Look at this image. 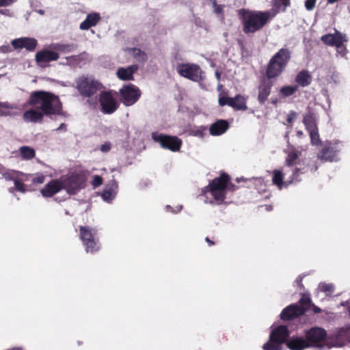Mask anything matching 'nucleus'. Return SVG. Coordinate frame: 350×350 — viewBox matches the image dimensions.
I'll use <instances>...</instances> for the list:
<instances>
[{"instance_id":"nucleus-1","label":"nucleus","mask_w":350,"mask_h":350,"mask_svg":"<svg viewBox=\"0 0 350 350\" xmlns=\"http://www.w3.org/2000/svg\"><path fill=\"white\" fill-rule=\"evenodd\" d=\"M28 103L40 109L44 115H61L62 104L59 97L54 94L42 90L33 92Z\"/></svg>"},{"instance_id":"nucleus-2","label":"nucleus","mask_w":350,"mask_h":350,"mask_svg":"<svg viewBox=\"0 0 350 350\" xmlns=\"http://www.w3.org/2000/svg\"><path fill=\"white\" fill-rule=\"evenodd\" d=\"M238 16L242 22L245 33H254L262 29L272 18L269 11H256L249 9H241Z\"/></svg>"},{"instance_id":"nucleus-3","label":"nucleus","mask_w":350,"mask_h":350,"mask_svg":"<svg viewBox=\"0 0 350 350\" xmlns=\"http://www.w3.org/2000/svg\"><path fill=\"white\" fill-rule=\"evenodd\" d=\"M236 189L237 187L230 182V176L225 172L212 180L204 188L205 191L211 193L217 204L224 203L228 191H234Z\"/></svg>"},{"instance_id":"nucleus-4","label":"nucleus","mask_w":350,"mask_h":350,"mask_svg":"<svg viewBox=\"0 0 350 350\" xmlns=\"http://www.w3.org/2000/svg\"><path fill=\"white\" fill-rule=\"evenodd\" d=\"M291 59V51L288 48H282L269 59L265 69V77L268 79H276L285 71Z\"/></svg>"},{"instance_id":"nucleus-5","label":"nucleus","mask_w":350,"mask_h":350,"mask_svg":"<svg viewBox=\"0 0 350 350\" xmlns=\"http://www.w3.org/2000/svg\"><path fill=\"white\" fill-rule=\"evenodd\" d=\"M75 88L83 98H88V103L92 105L96 103V99H92L94 95L96 94L103 88V85L92 76L82 75L75 81Z\"/></svg>"},{"instance_id":"nucleus-6","label":"nucleus","mask_w":350,"mask_h":350,"mask_svg":"<svg viewBox=\"0 0 350 350\" xmlns=\"http://www.w3.org/2000/svg\"><path fill=\"white\" fill-rule=\"evenodd\" d=\"M79 236L87 253H95L100 250L97 230L89 226H79Z\"/></svg>"},{"instance_id":"nucleus-7","label":"nucleus","mask_w":350,"mask_h":350,"mask_svg":"<svg viewBox=\"0 0 350 350\" xmlns=\"http://www.w3.org/2000/svg\"><path fill=\"white\" fill-rule=\"evenodd\" d=\"M288 336L289 332L286 325L276 327L271 330L269 340L263 345V349L282 350V346L284 343H286Z\"/></svg>"},{"instance_id":"nucleus-8","label":"nucleus","mask_w":350,"mask_h":350,"mask_svg":"<svg viewBox=\"0 0 350 350\" xmlns=\"http://www.w3.org/2000/svg\"><path fill=\"white\" fill-rule=\"evenodd\" d=\"M63 186L68 193L74 195L83 188L85 184V175L83 172H72L60 178Z\"/></svg>"},{"instance_id":"nucleus-9","label":"nucleus","mask_w":350,"mask_h":350,"mask_svg":"<svg viewBox=\"0 0 350 350\" xmlns=\"http://www.w3.org/2000/svg\"><path fill=\"white\" fill-rule=\"evenodd\" d=\"M176 70L181 77L194 82H201L205 79L204 72L196 64L182 63L177 66Z\"/></svg>"},{"instance_id":"nucleus-10","label":"nucleus","mask_w":350,"mask_h":350,"mask_svg":"<svg viewBox=\"0 0 350 350\" xmlns=\"http://www.w3.org/2000/svg\"><path fill=\"white\" fill-rule=\"evenodd\" d=\"M343 144L340 142H326L317 154V158L323 162H333L338 160Z\"/></svg>"},{"instance_id":"nucleus-11","label":"nucleus","mask_w":350,"mask_h":350,"mask_svg":"<svg viewBox=\"0 0 350 350\" xmlns=\"http://www.w3.org/2000/svg\"><path fill=\"white\" fill-rule=\"evenodd\" d=\"M120 99L124 105L129 107L136 103L142 95L140 89L136 85L129 83L119 90Z\"/></svg>"},{"instance_id":"nucleus-12","label":"nucleus","mask_w":350,"mask_h":350,"mask_svg":"<svg viewBox=\"0 0 350 350\" xmlns=\"http://www.w3.org/2000/svg\"><path fill=\"white\" fill-rule=\"evenodd\" d=\"M152 139L160 143L161 146L164 149L172 152L178 151L182 146V140L176 136H171L163 134L152 133Z\"/></svg>"},{"instance_id":"nucleus-13","label":"nucleus","mask_w":350,"mask_h":350,"mask_svg":"<svg viewBox=\"0 0 350 350\" xmlns=\"http://www.w3.org/2000/svg\"><path fill=\"white\" fill-rule=\"evenodd\" d=\"M327 336V332L324 329L312 327L306 332V340L310 344V347H322Z\"/></svg>"},{"instance_id":"nucleus-14","label":"nucleus","mask_w":350,"mask_h":350,"mask_svg":"<svg viewBox=\"0 0 350 350\" xmlns=\"http://www.w3.org/2000/svg\"><path fill=\"white\" fill-rule=\"evenodd\" d=\"M99 103L101 111L105 114H111L118 108L119 105L110 92L103 91L100 94Z\"/></svg>"},{"instance_id":"nucleus-15","label":"nucleus","mask_w":350,"mask_h":350,"mask_svg":"<svg viewBox=\"0 0 350 350\" xmlns=\"http://www.w3.org/2000/svg\"><path fill=\"white\" fill-rule=\"evenodd\" d=\"M11 44L15 50L25 49L28 51H33L38 45V41L33 38L23 37L12 40Z\"/></svg>"},{"instance_id":"nucleus-16","label":"nucleus","mask_w":350,"mask_h":350,"mask_svg":"<svg viewBox=\"0 0 350 350\" xmlns=\"http://www.w3.org/2000/svg\"><path fill=\"white\" fill-rule=\"evenodd\" d=\"M273 83L267 77L260 80L258 86V101L260 104L264 105L271 94Z\"/></svg>"},{"instance_id":"nucleus-17","label":"nucleus","mask_w":350,"mask_h":350,"mask_svg":"<svg viewBox=\"0 0 350 350\" xmlns=\"http://www.w3.org/2000/svg\"><path fill=\"white\" fill-rule=\"evenodd\" d=\"M317 169L318 166L316 163L312 164L311 166L308 164L304 167L299 166L295 167L290 177V179L286 181V187L289 186L291 184L300 182L301 180V178H300L301 174L307 173L309 170L310 172H315Z\"/></svg>"},{"instance_id":"nucleus-18","label":"nucleus","mask_w":350,"mask_h":350,"mask_svg":"<svg viewBox=\"0 0 350 350\" xmlns=\"http://www.w3.org/2000/svg\"><path fill=\"white\" fill-rule=\"evenodd\" d=\"M321 40L326 45L340 48L347 40L345 36L339 31L335 33H327L321 36Z\"/></svg>"},{"instance_id":"nucleus-19","label":"nucleus","mask_w":350,"mask_h":350,"mask_svg":"<svg viewBox=\"0 0 350 350\" xmlns=\"http://www.w3.org/2000/svg\"><path fill=\"white\" fill-rule=\"evenodd\" d=\"M306 312V308L297 304H292L282 311L280 318L282 320H291L304 314Z\"/></svg>"},{"instance_id":"nucleus-20","label":"nucleus","mask_w":350,"mask_h":350,"mask_svg":"<svg viewBox=\"0 0 350 350\" xmlns=\"http://www.w3.org/2000/svg\"><path fill=\"white\" fill-rule=\"evenodd\" d=\"M64 189L62 180L59 179H53L50 180L40 191L44 197H52L55 194Z\"/></svg>"},{"instance_id":"nucleus-21","label":"nucleus","mask_w":350,"mask_h":350,"mask_svg":"<svg viewBox=\"0 0 350 350\" xmlns=\"http://www.w3.org/2000/svg\"><path fill=\"white\" fill-rule=\"evenodd\" d=\"M329 338L334 341L333 346H344L347 342H350V327L340 329L336 335Z\"/></svg>"},{"instance_id":"nucleus-22","label":"nucleus","mask_w":350,"mask_h":350,"mask_svg":"<svg viewBox=\"0 0 350 350\" xmlns=\"http://www.w3.org/2000/svg\"><path fill=\"white\" fill-rule=\"evenodd\" d=\"M59 54L53 51L43 49L36 53V61L38 64L42 63H49L50 62L56 61L59 59Z\"/></svg>"},{"instance_id":"nucleus-23","label":"nucleus","mask_w":350,"mask_h":350,"mask_svg":"<svg viewBox=\"0 0 350 350\" xmlns=\"http://www.w3.org/2000/svg\"><path fill=\"white\" fill-rule=\"evenodd\" d=\"M229 128L228 122L225 120H219L212 124L209 129L211 135H220L224 133Z\"/></svg>"},{"instance_id":"nucleus-24","label":"nucleus","mask_w":350,"mask_h":350,"mask_svg":"<svg viewBox=\"0 0 350 350\" xmlns=\"http://www.w3.org/2000/svg\"><path fill=\"white\" fill-rule=\"evenodd\" d=\"M287 347L291 350H303L310 347L306 339L300 337H293L286 342Z\"/></svg>"},{"instance_id":"nucleus-25","label":"nucleus","mask_w":350,"mask_h":350,"mask_svg":"<svg viewBox=\"0 0 350 350\" xmlns=\"http://www.w3.org/2000/svg\"><path fill=\"white\" fill-rule=\"evenodd\" d=\"M137 65H132L126 68H120L117 70L118 77L123 81L133 80V74L137 70Z\"/></svg>"},{"instance_id":"nucleus-26","label":"nucleus","mask_w":350,"mask_h":350,"mask_svg":"<svg viewBox=\"0 0 350 350\" xmlns=\"http://www.w3.org/2000/svg\"><path fill=\"white\" fill-rule=\"evenodd\" d=\"M273 7L269 11L271 18H273L280 12H285L286 8L290 5V0H272Z\"/></svg>"},{"instance_id":"nucleus-27","label":"nucleus","mask_w":350,"mask_h":350,"mask_svg":"<svg viewBox=\"0 0 350 350\" xmlns=\"http://www.w3.org/2000/svg\"><path fill=\"white\" fill-rule=\"evenodd\" d=\"M100 19L98 13H91L87 15L86 18L80 24L81 30H88L97 25Z\"/></svg>"},{"instance_id":"nucleus-28","label":"nucleus","mask_w":350,"mask_h":350,"mask_svg":"<svg viewBox=\"0 0 350 350\" xmlns=\"http://www.w3.org/2000/svg\"><path fill=\"white\" fill-rule=\"evenodd\" d=\"M312 77L308 70H302L297 73L295 81L301 87H307L312 82Z\"/></svg>"},{"instance_id":"nucleus-29","label":"nucleus","mask_w":350,"mask_h":350,"mask_svg":"<svg viewBox=\"0 0 350 350\" xmlns=\"http://www.w3.org/2000/svg\"><path fill=\"white\" fill-rule=\"evenodd\" d=\"M44 114L42 111L35 109L26 111L23 114V118L25 121L38 122H42Z\"/></svg>"},{"instance_id":"nucleus-30","label":"nucleus","mask_w":350,"mask_h":350,"mask_svg":"<svg viewBox=\"0 0 350 350\" xmlns=\"http://www.w3.org/2000/svg\"><path fill=\"white\" fill-rule=\"evenodd\" d=\"M232 104L231 107L235 110L245 111L247 109V98L241 94H237L232 97Z\"/></svg>"},{"instance_id":"nucleus-31","label":"nucleus","mask_w":350,"mask_h":350,"mask_svg":"<svg viewBox=\"0 0 350 350\" xmlns=\"http://www.w3.org/2000/svg\"><path fill=\"white\" fill-rule=\"evenodd\" d=\"M273 184L277 186L279 189L286 187V181H284V173L282 170H275L272 172Z\"/></svg>"},{"instance_id":"nucleus-32","label":"nucleus","mask_w":350,"mask_h":350,"mask_svg":"<svg viewBox=\"0 0 350 350\" xmlns=\"http://www.w3.org/2000/svg\"><path fill=\"white\" fill-rule=\"evenodd\" d=\"M126 51L131 53L133 58L138 62H145L148 59L147 54L138 48H127Z\"/></svg>"},{"instance_id":"nucleus-33","label":"nucleus","mask_w":350,"mask_h":350,"mask_svg":"<svg viewBox=\"0 0 350 350\" xmlns=\"http://www.w3.org/2000/svg\"><path fill=\"white\" fill-rule=\"evenodd\" d=\"M303 123L307 131L318 128L315 115L312 112H309L304 116Z\"/></svg>"},{"instance_id":"nucleus-34","label":"nucleus","mask_w":350,"mask_h":350,"mask_svg":"<svg viewBox=\"0 0 350 350\" xmlns=\"http://www.w3.org/2000/svg\"><path fill=\"white\" fill-rule=\"evenodd\" d=\"M298 90V85H284L280 89V94L286 98L293 95Z\"/></svg>"},{"instance_id":"nucleus-35","label":"nucleus","mask_w":350,"mask_h":350,"mask_svg":"<svg viewBox=\"0 0 350 350\" xmlns=\"http://www.w3.org/2000/svg\"><path fill=\"white\" fill-rule=\"evenodd\" d=\"M20 152L24 159H31L36 155L34 149L29 146H22L20 148Z\"/></svg>"},{"instance_id":"nucleus-36","label":"nucleus","mask_w":350,"mask_h":350,"mask_svg":"<svg viewBox=\"0 0 350 350\" xmlns=\"http://www.w3.org/2000/svg\"><path fill=\"white\" fill-rule=\"evenodd\" d=\"M299 159V154L297 152H291L288 154L285 163L287 166L291 167L298 164L297 160ZM299 165L300 163H299Z\"/></svg>"},{"instance_id":"nucleus-37","label":"nucleus","mask_w":350,"mask_h":350,"mask_svg":"<svg viewBox=\"0 0 350 350\" xmlns=\"http://www.w3.org/2000/svg\"><path fill=\"white\" fill-rule=\"evenodd\" d=\"M76 48V46L74 44H56L54 45L53 49L65 53H69Z\"/></svg>"},{"instance_id":"nucleus-38","label":"nucleus","mask_w":350,"mask_h":350,"mask_svg":"<svg viewBox=\"0 0 350 350\" xmlns=\"http://www.w3.org/2000/svg\"><path fill=\"white\" fill-rule=\"evenodd\" d=\"M308 131L310 134V141L312 145H319L321 143L318 128L311 129Z\"/></svg>"},{"instance_id":"nucleus-39","label":"nucleus","mask_w":350,"mask_h":350,"mask_svg":"<svg viewBox=\"0 0 350 350\" xmlns=\"http://www.w3.org/2000/svg\"><path fill=\"white\" fill-rule=\"evenodd\" d=\"M218 103H219V105L221 107L225 106V105L231 107L233 105L232 97H228V96L219 95Z\"/></svg>"},{"instance_id":"nucleus-40","label":"nucleus","mask_w":350,"mask_h":350,"mask_svg":"<svg viewBox=\"0 0 350 350\" xmlns=\"http://www.w3.org/2000/svg\"><path fill=\"white\" fill-rule=\"evenodd\" d=\"M297 116V114L295 111H291L287 115L286 123H284V124L291 127V129H292V127H293L292 124L296 119Z\"/></svg>"},{"instance_id":"nucleus-41","label":"nucleus","mask_w":350,"mask_h":350,"mask_svg":"<svg viewBox=\"0 0 350 350\" xmlns=\"http://www.w3.org/2000/svg\"><path fill=\"white\" fill-rule=\"evenodd\" d=\"M14 188L16 191L21 192V193H25L26 191L25 185L21 180H20L18 178L14 179Z\"/></svg>"},{"instance_id":"nucleus-42","label":"nucleus","mask_w":350,"mask_h":350,"mask_svg":"<svg viewBox=\"0 0 350 350\" xmlns=\"http://www.w3.org/2000/svg\"><path fill=\"white\" fill-rule=\"evenodd\" d=\"M102 198L105 201H110L114 198V193L111 189H104L102 193Z\"/></svg>"},{"instance_id":"nucleus-43","label":"nucleus","mask_w":350,"mask_h":350,"mask_svg":"<svg viewBox=\"0 0 350 350\" xmlns=\"http://www.w3.org/2000/svg\"><path fill=\"white\" fill-rule=\"evenodd\" d=\"M103 178L98 175H96L94 176V178L92 182V185L94 187H98L103 184Z\"/></svg>"},{"instance_id":"nucleus-44","label":"nucleus","mask_w":350,"mask_h":350,"mask_svg":"<svg viewBox=\"0 0 350 350\" xmlns=\"http://www.w3.org/2000/svg\"><path fill=\"white\" fill-rule=\"evenodd\" d=\"M299 302L302 305L301 306H304L307 309V308L309 307L311 304V299L310 297H303L300 299Z\"/></svg>"},{"instance_id":"nucleus-45","label":"nucleus","mask_w":350,"mask_h":350,"mask_svg":"<svg viewBox=\"0 0 350 350\" xmlns=\"http://www.w3.org/2000/svg\"><path fill=\"white\" fill-rule=\"evenodd\" d=\"M206 128L204 127V126H201L200 128H198L194 131L195 132V135L198 136V137H203L206 135Z\"/></svg>"},{"instance_id":"nucleus-46","label":"nucleus","mask_w":350,"mask_h":350,"mask_svg":"<svg viewBox=\"0 0 350 350\" xmlns=\"http://www.w3.org/2000/svg\"><path fill=\"white\" fill-rule=\"evenodd\" d=\"M212 4H213L214 12L216 14H222L223 9H224V6L223 5L217 4V1H214L213 3H212Z\"/></svg>"},{"instance_id":"nucleus-47","label":"nucleus","mask_w":350,"mask_h":350,"mask_svg":"<svg viewBox=\"0 0 350 350\" xmlns=\"http://www.w3.org/2000/svg\"><path fill=\"white\" fill-rule=\"evenodd\" d=\"M3 176L6 180L13 181L17 178L15 172H6L3 174Z\"/></svg>"},{"instance_id":"nucleus-48","label":"nucleus","mask_w":350,"mask_h":350,"mask_svg":"<svg viewBox=\"0 0 350 350\" xmlns=\"http://www.w3.org/2000/svg\"><path fill=\"white\" fill-rule=\"evenodd\" d=\"M304 275H299L295 282L296 283L297 287L299 288V290L301 291L302 290H304V284H302V280H303V278H304Z\"/></svg>"},{"instance_id":"nucleus-49","label":"nucleus","mask_w":350,"mask_h":350,"mask_svg":"<svg viewBox=\"0 0 350 350\" xmlns=\"http://www.w3.org/2000/svg\"><path fill=\"white\" fill-rule=\"evenodd\" d=\"M317 0H306L305 1V6L306 10H312L314 9Z\"/></svg>"},{"instance_id":"nucleus-50","label":"nucleus","mask_w":350,"mask_h":350,"mask_svg":"<svg viewBox=\"0 0 350 350\" xmlns=\"http://www.w3.org/2000/svg\"><path fill=\"white\" fill-rule=\"evenodd\" d=\"M111 148V144L109 142H106L100 146V150L103 152H107Z\"/></svg>"},{"instance_id":"nucleus-51","label":"nucleus","mask_w":350,"mask_h":350,"mask_svg":"<svg viewBox=\"0 0 350 350\" xmlns=\"http://www.w3.org/2000/svg\"><path fill=\"white\" fill-rule=\"evenodd\" d=\"M45 176L42 174L34 177L32 180L33 183L42 184L44 182Z\"/></svg>"},{"instance_id":"nucleus-52","label":"nucleus","mask_w":350,"mask_h":350,"mask_svg":"<svg viewBox=\"0 0 350 350\" xmlns=\"http://www.w3.org/2000/svg\"><path fill=\"white\" fill-rule=\"evenodd\" d=\"M12 51V48L8 44L0 46V52L1 53H11Z\"/></svg>"},{"instance_id":"nucleus-53","label":"nucleus","mask_w":350,"mask_h":350,"mask_svg":"<svg viewBox=\"0 0 350 350\" xmlns=\"http://www.w3.org/2000/svg\"><path fill=\"white\" fill-rule=\"evenodd\" d=\"M15 0H0V5L3 6H8L13 3Z\"/></svg>"},{"instance_id":"nucleus-54","label":"nucleus","mask_w":350,"mask_h":350,"mask_svg":"<svg viewBox=\"0 0 350 350\" xmlns=\"http://www.w3.org/2000/svg\"><path fill=\"white\" fill-rule=\"evenodd\" d=\"M331 288H332L331 286L326 284H323L321 286V291L323 292L330 291Z\"/></svg>"},{"instance_id":"nucleus-55","label":"nucleus","mask_w":350,"mask_h":350,"mask_svg":"<svg viewBox=\"0 0 350 350\" xmlns=\"http://www.w3.org/2000/svg\"><path fill=\"white\" fill-rule=\"evenodd\" d=\"M205 241L208 243L209 246L215 245V243L211 241L208 237H206L205 239Z\"/></svg>"},{"instance_id":"nucleus-56","label":"nucleus","mask_w":350,"mask_h":350,"mask_svg":"<svg viewBox=\"0 0 350 350\" xmlns=\"http://www.w3.org/2000/svg\"><path fill=\"white\" fill-rule=\"evenodd\" d=\"M66 124L64 123H62L60 124V126L57 129V130H62V129H66Z\"/></svg>"},{"instance_id":"nucleus-57","label":"nucleus","mask_w":350,"mask_h":350,"mask_svg":"<svg viewBox=\"0 0 350 350\" xmlns=\"http://www.w3.org/2000/svg\"><path fill=\"white\" fill-rule=\"evenodd\" d=\"M304 135V133L302 131H297V135L299 137H301Z\"/></svg>"},{"instance_id":"nucleus-58","label":"nucleus","mask_w":350,"mask_h":350,"mask_svg":"<svg viewBox=\"0 0 350 350\" xmlns=\"http://www.w3.org/2000/svg\"><path fill=\"white\" fill-rule=\"evenodd\" d=\"M314 312L315 313H319V312H321V309L315 306L314 308Z\"/></svg>"},{"instance_id":"nucleus-59","label":"nucleus","mask_w":350,"mask_h":350,"mask_svg":"<svg viewBox=\"0 0 350 350\" xmlns=\"http://www.w3.org/2000/svg\"><path fill=\"white\" fill-rule=\"evenodd\" d=\"M215 75H216L217 79L218 80H219V79H220V77H221L220 73H219V72H215Z\"/></svg>"},{"instance_id":"nucleus-60","label":"nucleus","mask_w":350,"mask_h":350,"mask_svg":"<svg viewBox=\"0 0 350 350\" xmlns=\"http://www.w3.org/2000/svg\"><path fill=\"white\" fill-rule=\"evenodd\" d=\"M77 345H83V342H82V341H80V340H78V341H77Z\"/></svg>"},{"instance_id":"nucleus-61","label":"nucleus","mask_w":350,"mask_h":350,"mask_svg":"<svg viewBox=\"0 0 350 350\" xmlns=\"http://www.w3.org/2000/svg\"><path fill=\"white\" fill-rule=\"evenodd\" d=\"M5 12H8V10H1V14H5Z\"/></svg>"},{"instance_id":"nucleus-62","label":"nucleus","mask_w":350,"mask_h":350,"mask_svg":"<svg viewBox=\"0 0 350 350\" xmlns=\"http://www.w3.org/2000/svg\"><path fill=\"white\" fill-rule=\"evenodd\" d=\"M276 102H277V101H276V100H275L272 101V103H274V104H275V103H276Z\"/></svg>"},{"instance_id":"nucleus-63","label":"nucleus","mask_w":350,"mask_h":350,"mask_svg":"<svg viewBox=\"0 0 350 350\" xmlns=\"http://www.w3.org/2000/svg\"><path fill=\"white\" fill-rule=\"evenodd\" d=\"M167 208H171L170 206H167Z\"/></svg>"},{"instance_id":"nucleus-64","label":"nucleus","mask_w":350,"mask_h":350,"mask_svg":"<svg viewBox=\"0 0 350 350\" xmlns=\"http://www.w3.org/2000/svg\"><path fill=\"white\" fill-rule=\"evenodd\" d=\"M0 7H2V5H0Z\"/></svg>"}]
</instances>
